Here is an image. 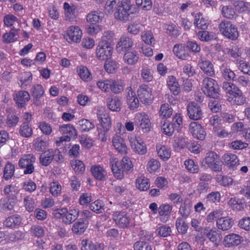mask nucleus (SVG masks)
I'll return each mask as SVG.
<instances>
[{
  "mask_svg": "<svg viewBox=\"0 0 250 250\" xmlns=\"http://www.w3.org/2000/svg\"><path fill=\"white\" fill-rule=\"evenodd\" d=\"M207 237L215 245H218L222 239L220 232L216 229H211L207 234Z\"/></svg>",
  "mask_w": 250,
  "mask_h": 250,
  "instance_id": "nucleus-34",
  "label": "nucleus"
},
{
  "mask_svg": "<svg viewBox=\"0 0 250 250\" xmlns=\"http://www.w3.org/2000/svg\"><path fill=\"white\" fill-rule=\"evenodd\" d=\"M30 99V95L26 91H18L14 95V100L20 107H23L25 104L28 102Z\"/></svg>",
  "mask_w": 250,
  "mask_h": 250,
  "instance_id": "nucleus-22",
  "label": "nucleus"
},
{
  "mask_svg": "<svg viewBox=\"0 0 250 250\" xmlns=\"http://www.w3.org/2000/svg\"><path fill=\"white\" fill-rule=\"evenodd\" d=\"M107 104L109 109L113 111L120 110L121 101L119 97L111 96L107 99Z\"/></svg>",
  "mask_w": 250,
  "mask_h": 250,
  "instance_id": "nucleus-27",
  "label": "nucleus"
},
{
  "mask_svg": "<svg viewBox=\"0 0 250 250\" xmlns=\"http://www.w3.org/2000/svg\"><path fill=\"white\" fill-rule=\"evenodd\" d=\"M228 205L233 210H241L244 208V204L241 201L235 198H231L228 202Z\"/></svg>",
  "mask_w": 250,
  "mask_h": 250,
  "instance_id": "nucleus-57",
  "label": "nucleus"
},
{
  "mask_svg": "<svg viewBox=\"0 0 250 250\" xmlns=\"http://www.w3.org/2000/svg\"><path fill=\"white\" fill-rule=\"evenodd\" d=\"M201 69L207 75H214V69L212 63H199Z\"/></svg>",
  "mask_w": 250,
  "mask_h": 250,
  "instance_id": "nucleus-62",
  "label": "nucleus"
},
{
  "mask_svg": "<svg viewBox=\"0 0 250 250\" xmlns=\"http://www.w3.org/2000/svg\"><path fill=\"white\" fill-rule=\"evenodd\" d=\"M160 167V163L157 160L152 158L148 162L146 169L150 173H153L159 169Z\"/></svg>",
  "mask_w": 250,
  "mask_h": 250,
  "instance_id": "nucleus-52",
  "label": "nucleus"
},
{
  "mask_svg": "<svg viewBox=\"0 0 250 250\" xmlns=\"http://www.w3.org/2000/svg\"><path fill=\"white\" fill-rule=\"evenodd\" d=\"M32 96L36 98L41 97L44 93V90L41 84H36L33 86L31 89Z\"/></svg>",
  "mask_w": 250,
  "mask_h": 250,
  "instance_id": "nucleus-63",
  "label": "nucleus"
},
{
  "mask_svg": "<svg viewBox=\"0 0 250 250\" xmlns=\"http://www.w3.org/2000/svg\"><path fill=\"white\" fill-rule=\"evenodd\" d=\"M19 134L23 137L28 138L32 136L33 129L29 124L23 122L20 127Z\"/></svg>",
  "mask_w": 250,
  "mask_h": 250,
  "instance_id": "nucleus-35",
  "label": "nucleus"
},
{
  "mask_svg": "<svg viewBox=\"0 0 250 250\" xmlns=\"http://www.w3.org/2000/svg\"><path fill=\"white\" fill-rule=\"evenodd\" d=\"M113 48L110 44L100 42L97 48L96 54L98 58L106 62L111 57Z\"/></svg>",
  "mask_w": 250,
  "mask_h": 250,
  "instance_id": "nucleus-11",
  "label": "nucleus"
},
{
  "mask_svg": "<svg viewBox=\"0 0 250 250\" xmlns=\"http://www.w3.org/2000/svg\"><path fill=\"white\" fill-rule=\"evenodd\" d=\"M250 4L242 0H238L234 3L235 11L239 13H243L249 10Z\"/></svg>",
  "mask_w": 250,
  "mask_h": 250,
  "instance_id": "nucleus-51",
  "label": "nucleus"
},
{
  "mask_svg": "<svg viewBox=\"0 0 250 250\" xmlns=\"http://www.w3.org/2000/svg\"><path fill=\"white\" fill-rule=\"evenodd\" d=\"M134 250H152L151 246L145 241H137L134 244Z\"/></svg>",
  "mask_w": 250,
  "mask_h": 250,
  "instance_id": "nucleus-64",
  "label": "nucleus"
},
{
  "mask_svg": "<svg viewBox=\"0 0 250 250\" xmlns=\"http://www.w3.org/2000/svg\"><path fill=\"white\" fill-rule=\"evenodd\" d=\"M82 31L78 26H70L67 30L65 38L68 42H80Z\"/></svg>",
  "mask_w": 250,
  "mask_h": 250,
  "instance_id": "nucleus-16",
  "label": "nucleus"
},
{
  "mask_svg": "<svg viewBox=\"0 0 250 250\" xmlns=\"http://www.w3.org/2000/svg\"><path fill=\"white\" fill-rule=\"evenodd\" d=\"M167 84L171 93L178 95L180 92V87L177 79L173 76H170L167 79Z\"/></svg>",
  "mask_w": 250,
  "mask_h": 250,
  "instance_id": "nucleus-26",
  "label": "nucleus"
},
{
  "mask_svg": "<svg viewBox=\"0 0 250 250\" xmlns=\"http://www.w3.org/2000/svg\"><path fill=\"white\" fill-rule=\"evenodd\" d=\"M80 129L82 131H88L94 127V125L87 119H82L79 121Z\"/></svg>",
  "mask_w": 250,
  "mask_h": 250,
  "instance_id": "nucleus-55",
  "label": "nucleus"
},
{
  "mask_svg": "<svg viewBox=\"0 0 250 250\" xmlns=\"http://www.w3.org/2000/svg\"><path fill=\"white\" fill-rule=\"evenodd\" d=\"M222 14L223 17L230 19H235L236 15L234 10L229 6H224L222 8L221 10Z\"/></svg>",
  "mask_w": 250,
  "mask_h": 250,
  "instance_id": "nucleus-54",
  "label": "nucleus"
},
{
  "mask_svg": "<svg viewBox=\"0 0 250 250\" xmlns=\"http://www.w3.org/2000/svg\"><path fill=\"white\" fill-rule=\"evenodd\" d=\"M132 7L130 0H122L117 8L114 15L116 19L121 21L128 20L130 10Z\"/></svg>",
  "mask_w": 250,
  "mask_h": 250,
  "instance_id": "nucleus-7",
  "label": "nucleus"
},
{
  "mask_svg": "<svg viewBox=\"0 0 250 250\" xmlns=\"http://www.w3.org/2000/svg\"><path fill=\"white\" fill-rule=\"evenodd\" d=\"M87 227V224L83 221H78L73 225L71 229L75 234L80 235L84 232Z\"/></svg>",
  "mask_w": 250,
  "mask_h": 250,
  "instance_id": "nucleus-37",
  "label": "nucleus"
},
{
  "mask_svg": "<svg viewBox=\"0 0 250 250\" xmlns=\"http://www.w3.org/2000/svg\"><path fill=\"white\" fill-rule=\"evenodd\" d=\"M205 163L208 166L214 171L222 170V165L219 161V156L213 151L207 153L205 159Z\"/></svg>",
  "mask_w": 250,
  "mask_h": 250,
  "instance_id": "nucleus-12",
  "label": "nucleus"
},
{
  "mask_svg": "<svg viewBox=\"0 0 250 250\" xmlns=\"http://www.w3.org/2000/svg\"><path fill=\"white\" fill-rule=\"evenodd\" d=\"M97 117L100 121V127H98L99 135L107 133L111 127V118L108 112L103 107H100L97 109Z\"/></svg>",
  "mask_w": 250,
  "mask_h": 250,
  "instance_id": "nucleus-4",
  "label": "nucleus"
},
{
  "mask_svg": "<svg viewBox=\"0 0 250 250\" xmlns=\"http://www.w3.org/2000/svg\"><path fill=\"white\" fill-rule=\"evenodd\" d=\"M71 166L75 173H81L85 170V166L82 161L75 160L71 163Z\"/></svg>",
  "mask_w": 250,
  "mask_h": 250,
  "instance_id": "nucleus-61",
  "label": "nucleus"
},
{
  "mask_svg": "<svg viewBox=\"0 0 250 250\" xmlns=\"http://www.w3.org/2000/svg\"><path fill=\"white\" fill-rule=\"evenodd\" d=\"M171 123L173 124L176 131H179L183 127V119L180 114H175L172 119Z\"/></svg>",
  "mask_w": 250,
  "mask_h": 250,
  "instance_id": "nucleus-48",
  "label": "nucleus"
},
{
  "mask_svg": "<svg viewBox=\"0 0 250 250\" xmlns=\"http://www.w3.org/2000/svg\"><path fill=\"white\" fill-rule=\"evenodd\" d=\"M134 124L144 132L150 131L151 123L148 115L144 112L138 113L134 118Z\"/></svg>",
  "mask_w": 250,
  "mask_h": 250,
  "instance_id": "nucleus-10",
  "label": "nucleus"
},
{
  "mask_svg": "<svg viewBox=\"0 0 250 250\" xmlns=\"http://www.w3.org/2000/svg\"><path fill=\"white\" fill-rule=\"evenodd\" d=\"M172 207L169 204H162L159 208V214L160 216V220L163 221L164 219L163 216L166 217L167 219L172 211Z\"/></svg>",
  "mask_w": 250,
  "mask_h": 250,
  "instance_id": "nucleus-38",
  "label": "nucleus"
},
{
  "mask_svg": "<svg viewBox=\"0 0 250 250\" xmlns=\"http://www.w3.org/2000/svg\"><path fill=\"white\" fill-rule=\"evenodd\" d=\"M59 130L64 136L60 137L59 140L56 141L58 146H60L61 143L64 141H69L71 137H75L77 136V131L76 129L73 125L70 124L60 125Z\"/></svg>",
  "mask_w": 250,
  "mask_h": 250,
  "instance_id": "nucleus-8",
  "label": "nucleus"
},
{
  "mask_svg": "<svg viewBox=\"0 0 250 250\" xmlns=\"http://www.w3.org/2000/svg\"><path fill=\"white\" fill-rule=\"evenodd\" d=\"M19 79L21 83V86L26 89L32 82V75L30 72H24L20 74Z\"/></svg>",
  "mask_w": 250,
  "mask_h": 250,
  "instance_id": "nucleus-30",
  "label": "nucleus"
},
{
  "mask_svg": "<svg viewBox=\"0 0 250 250\" xmlns=\"http://www.w3.org/2000/svg\"><path fill=\"white\" fill-rule=\"evenodd\" d=\"M112 143L115 149L119 153L122 154L127 153V148L122 134H115L112 137Z\"/></svg>",
  "mask_w": 250,
  "mask_h": 250,
  "instance_id": "nucleus-17",
  "label": "nucleus"
},
{
  "mask_svg": "<svg viewBox=\"0 0 250 250\" xmlns=\"http://www.w3.org/2000/svg\"><path fill=\"white\" fill-rule=\"evenodd\" d=\"M241 237L238 234L231 233L225 236L224 241L228 247L237 246L241 243Z\"/></svg>",
  "mask_w": 250,
  "mask_h": 250,
  "instance_id": "nucleus-28",
  "label": "nucleus"
},
{
  "mask_svg": "<svg viewBox=\"0 0 250 250\" xmlns=\"http://www.w3.org/2000/svg\"><path fill=\"white\" fill-rule=\"evenodd\" d=\"M137 95L141 102L144 104H151L154 99L152 89L146 84H142L139 86Z\"/></svg>",
  "mask_w": 250,
  "mask_h": 250,
  "instance_id": "nucleus-9",
  "label": "nucleus"
},
{
  "mask_svg": "<svg viewBox=\"0 0 250 250\" xmlns=\"http://www.w3.org/2000/svg\"><path fill=\"white\" fill-rule=\"evenodd\" d=\"M109 164L114 176L119 179H122L124 176L123 166L115 158H111Z\"/></svg>",
  "mask_w": 250,
  "mask_h": 250,
  "instance_id": "nucleus-20",
  "label": "nucleus"
},
{
  "mask_svg": "<svg viewBox=\"0 0 250 250\" xmlns=\"http://www.w3.org/2000/svg\"><path fill=\"white\" fill-rule=\"evenodd\" d=\"M224 164L229 168H233L239 165V160L237 156L232 153L225 154L223 156Z\"/></svg>",
  "mask_w": 250,
  "mask_h": 250,
  "instance_id": "nucleus-25",
  "label": "nucleus"
},
{
  "mask_svg": "<svg viewBox=\"0 0 250 250\" xmlns=\"http://www.w3.org/2000/svg\"><path fill=\"white\" fill-rule=\"evenodd\" d=\"M173 109L168 104H164L159 110L160 116L163 118H168L172 114Z\"/></svg>",
  "mask_w": 250,
  "mask_h": 250,
  "instance_id": "nucleus-41",
  "label": "nucleus"
},
{
  "mask_svg": "<svg viewBox=\"0 0 250 250\" xmlns=\"http://www.w3.org/2000/svg\"><path fill=\"white\" fill-rule=\"evenodd\" d=\"M133 42L131 37L127 35H123L118 43L117 44L116 49L119 53L129 49L132 46Z\"/></svg>",
  "mask_w": 250,
  "mask_h": 250,
  "instance_id": "nucleus-19",
  "label": "nucleus"
},
{
  "mask_svg": "<svg viewBox=\"0 0 250 250\" xmlns=\"http://www.w3.org/2000/svg\"><path fill=\"white\" fill-rule=\"evenodd\" d=\"M53 214L55 218H62V222L65 224L70 225L79 217V210L76 208L69 210L66 208H63L55 210Z\"/></svg>",
  "mask_w": 250,
  "mask_h": 250,
  "instance_id": "nucleus-2",
  "label": "nucleus"
},
{
  "mask_svg": "<svg viewBox=\"0 0 250 250\" xmlns=\"http://www.w3.org/2000/svg\"><path fill=\"white\" fill-rule=\"evenodd\" d=\"M93 177L97 180L104 181L107 178L105 169L100 165H93L90 169Z\"/></svg>",
  "mask_w": 250,
  "mask_h": 250,
  "instance_id": "nucleus-21",
  "label": "nucleus"
},
{
  "mask_svg": "<svg viewBox=\"0 0 250 250\" xmlns=\"http://www.w3.org/2000/svg\"><path fill=\"white\" fill-rule=\"evenodd\" d=\"M142 40L146 44L152 45L155 43V40L150 31H144L141 34Z\"/></svg>",
  "mask_w": 250,
  "mask_h": 250,
  "instance_id": "nucleus-50",
  "label": "nucleus"
},
{
  "mask_svg": "<svg viewBox=\"0 0 250 250\" xmlns=\"http://www.w3.org/2000/svg\"><path fill=\"white\" fill-rule=\"evenodd\" d=\"M18 30L12 28L9 33H5L3 35V39L4 42H13L16 39Z\"/></svg>",
  "mask_w": 250,
  "mask_h": 250,
  "instance_id": "nucleus-59",
  "label": "nucleus"
},
{
  "mask_svg": "<svg viewBox=\"0 0 250 250\" xmlns=\"http://www.w3.org/2000/svg\"><path fill=\"white\" fill-rule=\"evenodd\" d=\"M21 218L20 215L15 214L7 218L3 224L7 227L13 228L19 225L21 222Z\"/></svg>",
  "mask_w": 250,
  "mask_h": 250,
  "instance_id": "nucleus-32",
  "label": "nucleus"
},
{
  "mask_svg": "<svg viewBox=\"0 0 250 250\" xmlns=\"http://www.w3.org/2000/svg\"><path fill=\"white\" fill-rule=\"evenodd\" d=\"M223 89L225 91L228 101L233 105H241L245 103L246 99L242 91L236 86L229 82H224Z\"/></svg>",
  "mask_w": 250,
  "mask_h": 250,
  "instance_id": "nucleus-1",
  "label": "nucleus"
},
{
  "mask_svg": "<svg viewBox=\"0 0 250 250\" xmlns=\"http://www.w3.org/2000/svg\"><path fill=\"white\" fill-rule=\"evenodd\" d=\"M36 158L32 154L24 155L19 160V166L25 168L24 171L25 174H31L34 171L33 164L35 162Z\"/></svg>",
  "mask_w": 250,
  "mask_h": 250,
  "instance_id": "nucleus-14",
  "label": "nucleus"
},
{
  "mask_svg": "<svg viewBox=\"0 0 250 250\" xmlns=\"http://www.w3.org/2000/svg\"><path fill=\"white\" fill-rule=\"evenodd\" d=\"M136 184L137 188L141 191H146L150 187L149 179L143 175L136 179Z\"/></svg>",
  "mask_w": 250,
  "mask_h": 250,
  "instance_id": "nucleus-31",
  "label": "nucleus"
},
{
  "mask_svg": "<svg viewBox=\"0 0 250 250\" xmlns=\"http://www.w3.org/2000/svg\"><path fill=\"white\" fill-rule=\"evenodd\" d=\"M19 190L16 186L12 185H7L3 189V192L10 200H17V195Z\"/></svg>",
  "mask_w": 250,
  "mask_h": 250,
  "instance_id": "nucleus-29",
  "label": "nucleus"
},
{
  "mask_svg": "<svg viewBox=\"0 0 250 250\" xmlns=\"http://www.w3.org/2000/svg\"><path fill=\"white\" fill-rule=\"evenodd\" d=\"M15 172V166L11 163H8L5 166L3 170V177L5 180H8L11 179Z\"/></svg>",
  "mask_w": 250,
  "mask_h": 250,
  "instance_id": "nucleus-45",
  "label": "nucleus"
},
{
  "mask_svg": "<svg viewBox=\"0 0 250 250\" xmlns=\"http://www.w3.org/2000/svg\"><path fill=\"white\" fill-rule=\"evenodd\" d=\"M112 219L117 226L123 229L127 228L131 221L129 215L124 211L114 212L112 214Z\"/></svg>",
  "mask_w": 250,
  "mask_h": 250,
  "instance_id": "nucleus-13",
  "label": "nucleus"
},
{
  "mask_svg": "<svg viewBox=\"0 0 250 250\" xmlns=\"http://www.w3.org/2000/svg\"><path fill=\"white\" fill-rule=\"evenodd\" d=\"M90 209L96 213H101L104 211V204L100 200H97L92 203L90 205Z\"/></svg>",
  "mask_w": 250,
  "mask_h": 250,
  "instance_id": "nucleus-47",
  "label": "nucleus"
},
{
  "mask_svg": "<svg viewBox=\"0 0 250 250\" xmlns=\"http://www.w3.org/2000/svg\"><path fill=\"white\" fill-rule=\"evenodd\" d=\"M185 165L186 168L191 173H196L199 171V166L197 164H195L192 160L189 159L186 161Z\"/></svg>",
  "mask_w": 250,
  "mask_h": 250,
  "instance_id": "nucleus-60",
  "label": "nucleus"
},
{
  "mask_svg": "<svg viewBox=\"0 0 250 250\" xmlns=\"http://www.w3.org/2000/svg\"><path fill=\"white\" fill-rule=\"evenodd\" d=\"M192 205L190 202H184L181 205L179 212L184 218H187L191 212Z\"/></svg>",
  "mask_w": 250,
  "mask_h": 250,
  "instance_id": "nucleus-42",
  "label": "nucleus"
},
{
  "mask_svg": "<svg viewBox=\"0 0 250 250\" xmlns=\"http://www.w3.org/2000/svg\"><path fill=\"white\" fill-rule=\"evenodd\" d=\"M202 90L205 95L208 97L218 99L219 97V87L217 82L211 78L206 77L202 81Z\"/></svg>",
  "mask_w": 250,
  "mask_h": 250,
  "instance_id": "nucleus-3",
  "label": "nucleus"
},
{
  "mask_svg": "<svg viewBox=\"0 0 250 250\" xmlns=\"http://www.w3.org/2000/svg\"><path fill=\"white\" fill-rule=\"evenodd\" d=\"M63 8L65 11V16L67 20L73 19L75 17L76 9L74 7H71L67 2L63 4Z\"/></svg>",
  "mask_w": 250,
  "mask_h": 250,
  "instance_id": "nucleus-56",
  "label": "nucleus"
},
{
  "mask_svg": "<svg viewBox=\"0 0 250 250\" xmlns=\"http://www.w3.org/2000/svg\"><path fill=\"white\" fill-rule=\"evenodd\" d=\"M194 24L199 28L206 29L208 26V22L205 20L202 15L197 14L195 16Z\"/></svg>",
  "mask_w": 250,
  "mask_h": 250,
  "instance_id": "nucleus-43",
  "label": "nucleus"
},
{
  "mask_svg": "<svg viewBox=\"0 0 250 250\" xmlns=\"http://www.w3.org/2000/svg\"><path fill=\"white\" fill-rule=\"evenodd\" d=\"M156 149L159 157L162 160L166 161L170 158L171 152L166 146H157Z\"/></svg>",
  "mask_w": 250,
  "mask_h": 250,
  "instance_id": "nucleus-36",
  "label": "nucleus"
},
{
  "mask_svg": "<svg viewBox=\"0 0 250 250\" xmlns=\"http://www.w3.org/2000/svg\"><path fill=\"white\" fill-rule=\"evenodd\" d=\"M187 115L191 120L196 121L202 118L203 112L200 105L196 102H190L187 107Z\"/></svg>",
  "mask_w": 250,
  "mask_h": 250,
  "instance_id": "nucleus-15",
  "label": "nucleus"
},
{
  "mask_svg": "<svg viewBox=\"0 0 250 250\" xmlns=\"http://www.w3.org/2000/svg\"><path fill=\"white\" fill-rule=\"evenodd\" d=\"M103 14L99 11H93L88 14L86 17L87 21L92 24L99 22L102 20Z\"/></svg>",
  "mask_w": 250,
  "mask_h": 250,
  "instance_id": "nucleus-39",
  "label": "nucleus"
},
{
  "mask_svg": "<svg viewBox=\"0 0 250 250\" xmlns=\"http://www.w3.org/2000/svg\"><path fill=\"white\" fill-rule=\"evenodd\" d=\"M175 226L179 233L184 234L187 233L188 226L183 218H178L176 221Z\"/></svg>",
  "mask_w": 250,
  "mask_h": 250,
  "instance_id": "nucleus-40",
  "label": "nucleus"
},
{
  "mask_svg": "<svg viewBox=\"0 0 250 250\" xmlns=\"http://www.w3.org/2000/svg\"><path fill=\"white\" fill-rule=\"evenodd\" d=\"M136 3L140 9L150 10L152 8L151 0H136Z\"/></svg>",
  "mask_w": 250,
  "mask_h": 250,
  "instance_id": "nucleus-58",
  "label": "nucleus"
},
{
  "mask_svg": "<svg viewBox=\"0 0 250 250\" xmlns=\"http://www.w3.org/2000/svg\"><path fill=\"white\" fill-rule=\"evenodd\" d=\"M62 159L61 151L58 149H49L42 152L39 158L40 164L43 166H48L52 162H59Z\"/></svg>",
  "mask_w": 250,
  "mask_h": 250,
  "instance_id": "nucleus-5",
  "label": "nucleus"
},
{
  "mask_svg": "<svg viewBox=\"0 0 250 250\" xmlns=\"http://www.w3.org/2000/svg\"><path fill=\"white\" fill-rule=\"evenodd\" d=\"M173 50L176 57L181 60L188 61V59L190 58V56L188 53H186L181 44H175L173 47Z\"/></svg>",
  "mask_w": 250,
  "mask_h": 250,
  "instance_id": "nucleus-33",
  "label": "nucleus"
},
{
  "mask_svg": "<svg viewBox=\"0 0 250 250\" xmlns=\"http://www.w3.org/2000/svg\"><path fill=\"white\" fill-rule=\"evenodd\" d=\"M120 2V0H107L104 7L105 12L108 14L112 13L114 8L118 6Z\"/></svg>",
  "mask_w": 250,
  "mask_h": 250,
  "instance_id": "nucleus-49",
  "label": "nucleus"
},
{
  "mask_svg": "<svg viewBox=\"0 0 250 250\" xmlns=\"http://www.w3.org/2000/svg\"><path fill=\"white\" fill-rule=\"evenodd\" d=\"M213 131L216 136L220 138H227L231 136L230 132L218 125L217 126L213 127Z\"/></svg>",
  "mask_w": 250,
  "mask_h": 250,
  "instance_id": "nucleus-53",
  "label": "nucleus"
},
{
  "mask_svg": "<svg viewBox=\"0 0 250 250\" xmlns=\"http://www.w3.org/2000/svg\"><path fill=\"white\" fill-rule=\"evenodd\" d=\"M233 225V220L229 217H223L216 221V226L218 229L223 231L229 229Z\"/></svg>",
  "mask_w": 250,
  "mask_h": 250,
  "instance_id": "nucleus-24",
  "label": "nucleus"
},
{
  "mask_svg": "<svg viewBox=\"0 0 250 250\" xmlns=\"http://www.w3.org/2000/svg\"><path fill=\"white\" fill-rule=\"evenodd\" d=\"M189 131L193 137L198 140H203L206 133L202 125L196 122H192L189 125Z\"/></svg>",
  "mask_w": 250,
  "mask_h": 250,
  "instance_id": "nucleus-18",
  "label": "nucleus"
},
{
  "mask_svg": "<svg viewBox=\"0 0 250 250\" xmlns=\"http://www.w3.org/2000/svg\"><path fill=\"white\" fill-rule=\"evenodd\" d=\"M34 147L37 151H42L47 147V142L41 137H38L34 141Z\"/></svg>",
  "mask_w": 250,
  "mask_h": 250,
  "instance_id": "nucleus-46",
  "label": "nucleus"
},
{
  "mask_svg": "<svg viewBox=\"0 0 250 250\" xmlns=\"http://www.w3.org/2000/svg\"><path fill=\"white\" fill-rule=\"evenodd\" d=\"M19 117L15 112H10L7 115L6 124L9 127L16 126L19 122Z\"/></svg>",
  "mask_w": 250,
  "mask_h": 250,
  "instance_id": "nucleus-44",
  "label": "nucleus"
},
{
  "mask_svg": "<svg viewBox=\"0 0 250 250\" xmlns=\"http://www.w3.org/2000/svg\"><path fill=\"white\" fill-rule=\"evenodd\" d=\"M219 28L221 33L229 39L235 40L238 37L237 27L229 21H222L219 25Z\"/></svg>",
  "mask_w": 250,
  "mask_h": 250,
  "instance_id": "nucleus-6",
  "label": "nucleus"
},
{
  "mask_svg": "<svg viewBox=\"0 0 250 250\" xmlns=\"http://www.w3.org/2000/svg\"><path fill=\"white\" fill-rule=\"evenodd\" d=\"M132 148L136 153L144 155L146 152V147L144 142L139 138H136L130 141Z\"/></svg>",
  "mask_w": 250,
  "mask_h": 250,
  "instance_id": "nucleus-23",
  "label": "nucleus"
}]
</instances>
